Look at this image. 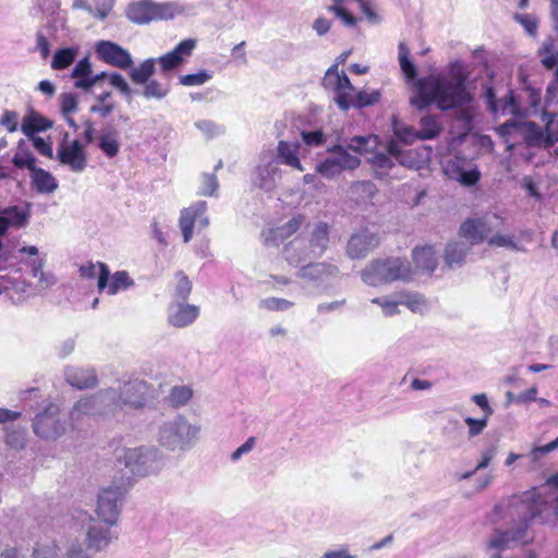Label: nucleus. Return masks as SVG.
Returning <instances> with one entry per match:
<instances>
[{
    "label": "nucleus",
    "instance_id": "obj_1",
    "mask_svg": "<svg viewBox=\"0 0 558 558\" xmlns=\"http://www.w3.org/2000/svg\"><path fill=\"white\" fill-rule=\"evenodd\" d=\"M400 69L408 82H412L413 92L409 99L410 105L424 111L436 106L440 111L454 109L464 110L473 97L466 87L469 71L460 60L450 62L446 74H432L417 78V69L410 59V49L405 43L398 46Z\"/></svg>",
    "mask_w": 558,
    "mask_h": 558
},
{
    "label": "nucleus",
    "instance_id": "obj_2",
    "mask_svg": "<svg viewBox=\"0 0 558 558\" xmlns=\"http://www.w3.org/2000/svg\"><path fill=\"white\" fill-rule=\"evenodd\" d=\"M519 517V522L509 530L496 529L485 544L487 558H502L501 551L514 546L525 545L532 542L533 536L529 532L530 522L545 521L544 512L547 504L539 498L533 499L530 495L512 505Z\"/></svg>",
    "mask_w": 558,
    "mask_h": 558
},
{
    "label": "nucleus",
    "instance_id": "obj_3",
    "mask_svg": "<svg viewBox=\"0 0 558 558\" xmlns=\"http://www.w3.org/2000/svg\"><path fill=\"white\" fill-rule=\"evenodd\" d=\"M330 227L326 222H317L310 236L299 235L283 248L284 259L292 266L307 264L323 256L329 245Z\"/></svg>",
    "mask_w": 558,
    "mask_h": 558
},
{
    "label": "nucleus",
    "instance_id": "obj_4",
    "mask_svg": "<svg viewBox=\"0 0 558 558\" xmlns=\"http://www.w3.org/2000/svg\"><path fill=\"white\" fill-rule=\"evenodd\" d=\"M201 430V425L177 414L158 426L156 439L166 450L184 453L198 442Z\"/></svg>",
    "mask_w": 558,
    "mask_h": 558
},
{
    "label": "nucleus",
    "instance_id": "obj_5",
    "mask_svg": "<svg viewBox=\"0 0 558 558\" xmlns=\"http://www.w3.org/2000/svg\"><path fill=\"white\" fill-rule=\"evenodd\" d=\"M117 460L132 475L138 477L156 475L166 465L163 452L155 446L124 448Z\"/></svg>",
    "mask_w": 558,
    "mask_h": 558
},
{
    "label": "nucleus",
    "instance_id": "obj_6",
    "mask_svg": "<svg viewBox=\"0 0 558 558\" xmlns=\"http://www.w3.org/2000/svg\"><path fill=\"white\" fill-rule=\"evenodd\" d=\"M413 271L410 263L400 257H388L371 262L361 274L364 283L378 287L392 281H410Z\"/></svg>",
    "mask_w": 558,
    "mask_h": 558
},
{
    "label": "nucleus",
    "instance_id": "obj_7",
    "mask_svg": "<svg viewBox=\"0 0 558 558\" xmlns=\"http://www.w3.org/2000/svg\"><path fill=\"white\" fill-rule=\"evenodd\" d=\"M524 117H512L497 128V133L504 137L508 149H514L520 140L526 147L546 148L544 130L533 121L523 120Z\"/></svg>",
    "mask_w": 558,
    "mask_h": 558
},
{
    "label": "nucleus",
    "instance_id": "obj_8",
    "mask_svg": "<svg viewBox=\"0 0 558 558\" xmlns=\"http://www.w3.org/2000/svg\"><path fill=\"white\" fill-rule=\"evenodd\" d=\"M109 393L111 392L106 388L78 399L69 412L72 427L80 428L86 418L114 415L116 403Z\"/></svg>",
    "mask_w": 558,
    "mask_h": 558
},
{
    "label": "nucleus",
    "instance_id": "obj_9",
    "mask_svg": "<svg viewBox=\"0 0 558 558\" xmlns=\"http://www.w3.org/2000/svg\"><path fill=\"white\" fill-rule=\"evenodd\" d=\"M110 391V399L116 403V412L123 410L124 407L141 409L146 403L148 385L137 377H129L126 380H120L118 387L107 388Z\"/></svg>",
    "mask_w": 558,
    "mask_h": 558
},
{
    "label": "nucleus",
    "instance_id": "obj_10",
    "mask_svg": "<svg viewBox=\"0 0 558 558\" xmlns=\"http://www.w3.org/2000/svg\"><path fill=\"white\" fill-rule=\"evenodd\" d=\"M525 93L530 99V108L522 107L519 97H517L512 90H509L505 98L496 100L493 88H488L486 90V98L490 111L495 114L527 117L537 111V107L541 102V93L534 89H529Z\"/></svg>",
    "mask_w": 558,
    "mask_h": 558
},
{
    "label": "nucleus",
    "instance_id": "obj_11",
    "mask_svg": "<svg viewBox=\"0 0 558 558\" xmlns=\"http://www.w3.org/2000/svg\"><path fill=\"white\" fill-rule=\"evenodd\" d=\"M34 433L46 440H54L66 429L65 421L61 420L60 408L53 402H47L33 420Z\"/></svg>",
    "mask_w": 558,
    "mask_h": 558
},
{
    "label": "nucleus",
    "instance_id": "obj_12",
    "mask_svg": "<svg viewBox=\"0 0 558 558\" xmlns=\"http://www.w3.org/2000/svg\"><path fill=\"white\" fill-rule=\"evenodd\" d=\"M327 151L329 156L316 165V171L325 178H333L361 165L360 158L349 154L341 145H333Z\"/></svg>",
    "mask_w": 558,
    "mask_h": 558
},
{
    "label": "nucleus",
    "instance_id": "obj_13",
    "mask_svg": "<svg viewBox=\"0 0 558 558\" xmlns=\"http://www.w3.org/2000/svg\"><path fill=\"white\" fill-rule=\"evenodd\" d=\"M125 493L124 484H113L99 492L96 508L99 520L117 524Z\"/></svg>",
    "mask_w": 558,
    "mask_h": 558
},
{
    "label": "nucleus",
    "instance_id": "obj_14",
    "mask_svg": "<svg viewBox=\"0 0 558 558\" xmlns=\"http://www.w3.org/2000/svg\"><path fill=\"white\" fill-rule=\"evenodd\" d=\"M77 519L83 523L87 521L86 542L87 548L99 553L109 547L117 534L112 531L116 524H108L101 520L92 518L87 512H80Z\"/></svg>",
    "mask_w": 558,
    "mask_h": 558
},
{
    "label": "nucleus",
    "instance_id": "obj_15",
    "mask_svg": "<svg viewBox=\"0 0 558 558\" xmlns=\"http://www.w3.org/2000/svg\"><path fill=\"white\" fill-rule=\"evenodd\" d=\"M206 211L207 203L205 201H198L190 207L181 210L179 227L181 229L184 243H189L192 240L195 226L199 229L208 227L209 219L206 216Z\"/></svg>",
    "mask_w": 558,
    "mask_h": 558
},
{
    "label": "nucleus",
    "instance_id": "obj_16",
    "mask_svg": "<svg viewBox=\"0 0 558 558\" xmlns=\"http://www.w3.org/2000/svg\"><path fill=\"white\" fill-rule=\"evenodd\" d=\"M195 47L196 40L187 38L180 41L171 51L155 58L159 64L161 75L169 77L173 71L180 69L186 59L192 56Z\"/></svg>",
    "mask_w": 558,
    "mask_h": 558
},
{
    "label": "nucleus",
    "instance_id": "obj_17",
    "mask_svg": "<svg viewBox=\"0 0 558 558\" xmlns=\"http://www.w3.org/2000/svg\"><path fill=\"white\" fill-rule=\"evenodd\" d=\"M94 50L100 61L114 68L126 70L134 63L131 53L125 48L111 40L97 41Z\"/></svg>",
    "mask_w": 558,
    "mask_h": 558
},
{
    "label": "nucleus",
    "instance_id": "obj_18",
    "mask_svg": "<svg viewBox=\"0 0 558 558\" xmlns=\"http://www.w3.org/2000/svg\"><path fill=\"white\" fill-rule=\"evenodd\" d=\"M444 173L464 186H473L481 179L478 168L465 158L454 157L444 163Z\"/></svg>",
    "mask_w": 558,
    "mask_h": 558
},
{
    "label": "nucleus",
    "instance_id": "obj_19",
    "mask_svg": "<svg viewBox=\"0 0 558 558\" xmlns=\"http://www.w3.org/2000/svg\"><path fill=\"white\" fill-rule=\"evenodd\" d=\"M134 286V280L130 277L128 271L119 270L110 274L108 266H101V274L99 275L98 291L107 292L109 295H116L121 291H126Z\"/></svg>",
    "mask_w": 558,
    "mask_h": 558
},
{
    "label": "nucleus",
    "instance_id": "obj_20",
    "mask_svg": "<svg viewBox=\"0 0 558 558\" xmlns=\"http://www.w3.org/2000/svg\"><path fill=\"white\" fill-rule=\"evenodd\" d=\"M34 558H90L78 538L69 539L64 546L62 557L54 544L39 545L34 549Z\"/></svg>",
    "mask_w": 558,
    "mask_h": 558
},
{
    "label": "nucleus",
    "instance_id": "obj_21",
    "mask_svg": "<svg viewBox=\"0 0 558 558\" xmlns=\"http://www.w3.org/2000/svg\"><path fill=\"white\" fill-rule=\"evenodd\" d=\"M379 243L377 235L368 229L353 233L347 244V254L351 259L365 258Z\"/></svg>",
    "mask_w": 558,
    "mask_h": 558
},
{
    "label": "nucleus",
    "instance_id": "obj_22",
    "mask_svg": "<svg viewBox=\"0 0 558 558\" xmlns=\"http://www.w3.org/2000/svg\"><path fill=\"white\" fill-rule=\"evenodd\" d=\"M57 157L62 165H66L74 172H83L87 167V158L82 144L74 140L70 144H62L58 148Z\"/></svg>",
    "mask_w": 558,
    "mask_h": 558
},
{
    "label": "nucleus",
    "instance_id": "obj_23",
    "mask_svg": "<svg viewBox=\"0 0 558 558\" xmlns=\"http://www.w3.org/2000/svg\"><path fill=\"white\" fill-rule=\"evenodd\" d=\"M198 315V306L182 301H172L168 307V323L175 328H184L192 325Z\"/></svg>",
    "mask_w": 558,
    "mask_h": 558
},
{
    "label": "nucleus",
    "instance_id": "obj_24",
    "mask_svg": "<svg viewBox=\"0 0 558 558\" xmlns=\"http://www.w3.org/2000/svg\"><path fill=\"white\" fill-rule=\"evenodd\" d=\"M65 381L78 389L94 388L98 384L96 371L93 367L66 366L64 368Z\"/></svg>",
    "mask_w": 558,
    "mask_h": 558
},
{
    "label": "nucleus",
    "instance_id": "obj_25",
    "mask_svg": "<svg viewBox=\"0 0 558 558\" xmlns=\"http://www.w3.org/2000/svg\"><path fill=\"white\" fill-rule=\"evenodd\" d=\"M300 144L298 142L279 141L276 148V156L271 159L277 166L284 165L299 171L304 168L299 158Z\"/></svg>",
    "mask_w": 558,
    "mask_h": 558
},
{
    "label": "nucleus",
    "instance_id": "obj_26",
    "mask_svg": "<svg viewBox=\"0 0 558 558\" xmlns=\"http://www.w3.org/2000/svg\"><path fill=\"white\" fill-rule=\"evenodd\" d=\"M281 178V170L276 162L271 160L265 165H259L256 169L254 184L259 189L269 192L272 191Z\"/></svg>",
    "mask_w": 558,
    "mask_h": 558
},
{
    "label": "nucleus",
    "instance_id": "obj_27",
    "mask_svg": "<svg viewBox=\"0 0 558 558\" xmlns=\"http://www.w3.org/2000/svg\"><path fill=\"white\" fill-rule=\"evenodd\" d=\"M93 64L89 57H84L76 62L71 71L70 77L74 81L76 89L88 93L93 88Z\"/></svg>",
    "mask_w": 558,
    "mask_h": 558
},
{
    "label": "nucleus",
    "instance_id": "obj_28",
    "mask_svg": "<svg viewBox=\"0 0 558 558\" xmlns=\"http://www.w3.org/2000/svg\"><path fill=\"white\" fill-rule=\"evenodd\" d=\"M28 218V211L17 206H9L0 210V234H7L10 228L24 227Z\"/></svg>",
    "mask_w": 558,
    "mask_h": 558
},
{
    "label": "nucleus",
    "instance_id": "obj_29",
    "mask_svg": "<svg viewBox=\"0 0 558 558\" xmlns=\"http://www.w3.org/2000/svg\"><path fill=\"white\" fill-rule=\"evenodd\" d=\"M302 223L303 217L294 216L284 225L270 229L265 236V244L279 245L280 242L294 234L301 228Z\"/></svg>",
    "mask_w": 558,
    "mask_h": 558
},
{
    "label": "nucleus",
    "instance_id": "obj_30",
    "mask_svg": "<svg viewBox=\"0 0 558 558\" xmlns=\"http://www.w3.org/2000/svg\"><path fill=\"white\" fill-rule=\"evenodd\" d=\"M5 234H0V268H2L9 260L17 259V253L27 254L29 256H37L38 248L34 245H25L17 247V242L14 240L3 241Z\"/></svg>",
    "mask_w": 558,
    "mask_h": 558
},
{
    "label": "nucleus",
    "instance_id": "obj_31",
    "mask_svg": "<svg viewBox=\"0 0 558 558\" xmlns=\"http://www.w3.org/2000/svg\"><path fill=\"white\" fill-rule=\"evenodd\" d=\"M472 246L463 241H451L446 245L445 263L449 268H459L463 265Z\"/></svg>",
    "mask_w": 558,
    "mask_h": 558
},
{
    "label": "nucleus",
    "instance_id": "obj_32",
    "mask_svg": "<svg viewBox=\"0 0 558 558\" xmlns=\"http://www.w3.org/2000/svg\"><path fill=\"white\" fill-rule=\"evenodd\" d=\"M338 272V268L326 263H307L298 271V277L310 281L323 279L325 276H333Z\"/></svg>",
    "mask_w": 558,
    "mask_h": 558
},
{
    "label": "nucleus",
    "instance_id": "obj_33",
    "mask_svg": "<svg viewBox=\"0 0 558 558\" xmlns=\"http://www.w3.org/2000/svg\"><path fill=\"white\" fill-rule=\"evenodd\" d=\"M412 257L416 268L423 272L432 274L437 267L436 251L432 245L415 247Z\"/></svg>",
    "mask_w": 558,
    "mask_h": 558
},
{
    "label": "nucleus",
    "instance_id": "obj_34",
    "mask_svg": "<svg viewBox=\"0 0 558 558\" xmlns=\"http://www.w3.org/2000/svg\"><path fill=\"white\" fill-rule=\"evenodd\" d=\"M31 183L38 194H51L59 187L57 179L47 170L37 168L31 173Z\"/></svg>",
    "mask_w": 558,
    "mask_h": 558
},
{
    "label": "nucleus",
    "instance_id": "obj_35",
    "mask_svg": "<svg viewBox=\"0 0 558 558\" xmlns=\"http://www.w3.org/2000/svg\"><path fill=\"white\" fill-rule=\"evenodd\" d=\"M153 2L141 0L132 2L125 10L126 17L135 24H147L153 21Z\"/></svg>",
    "mask_w": 558,
    "mask_h": 558
},
{
    "label": "nucleus",
    "instance_id": "obj_36",
    "mask_svg": "<svg viewBox=\"0 0 558 558\" xmlns=\"http://www.w3.org/2000/svg\"><path fill=\"white\" fill-rule=\"evenodd\" d=\"M98 147L108 157L113 158L120 150L119 132L113 128H106L98 138Z\"/></svg>",
    "mask_w": 558,
    "mask_h": 558
},
{
    "label": "nucleus",
    "instance_id": "obj_37",
    "mask_svg": "<svg viewBox=\"0 0 558 558\" xmlns=\"http://www.w3.org/2000/svg\"><path fill=\"white\" fill-rule=\"evenodd\" d=\"M51 126L52 122L50 120L32 111L24 117L21 129L27 137H34L36 133L44 132Z\"/></svg>",
    "mask_w": 558,
    "mask_h": 558
},
{
    "label": "nucleus",
    "instance_id": "obj_38",
    "mask_svg": "<svg viewBox=\"0 0 558 558\" xmlns=\"http://www.w3.org/2000/svg\"><path fill=\"white\" fill-rule=\"evenodd\" d=\"M78 52V46L57 49L52 57L51 68L57 71L68 69L75 61Z\"/></svg>",
    "mask_w": 558,
    "mask_h": 558
},
{
    "label": "nucleus",
    "instance_id": "obj_39",
    "mask_svg": "<svg viewBox=\"0 0 558 558\" xmlns=\"http://www.w3.org/2000/svg\"><path fill=\"white\" fill-rule=\"evenodd\" d=\"M156 59L155 58H147L143 62L140 63L138 66L133 68V65L130 68V78L134 84L142 85L148 80L151 78V76L156 72Z\"/></svg>",
    "mask_w": 558,
    "mask_h": 558
},
{
    "label": "nucleus",
    "instance_id": "obj_40",
    "mask_svg": "<svg viewBox=\"0 0 558 558\" xmlns=\"http://www.w3.org/2000/svg\"><path fill=\"white\" fill-rule=\"evenodd\" d=\"M418 126V138L422 141L437 137L442 130L438 118L430 114L422 117L420 119Z\"/></svg>",
    "mask_w": 558,
    "mask_h": 558
},
{
    "label": "nucleus",
    "instance_id": "obj_41",
    "mask_svg": "<svg viewBox=\"0 0 558 558\" xmlns=\"http://www.w3.org/2000/svg\"><path fill=\"white\" fill-rule=\"evenodd\" d=\"M142 92L140 93L146 99L161 100L170 93V85L168 83H161L155 78H150L145 82Z\"/></svg>",
    "mask_w": 558,
    "mask_h": 558
},
{
    "label": "nucleus",
    "instance_id": "obj_42",
    "mask_svg": "<svg viewBox=\"0 0 558 558\" xmlns=\"http://www.w3.org/2000/svg\"><path fill=\"white\" fill-rule=\"evenodd\" d=\"M459 234L461 238L468 241V244L474 246L484 241V238L480 231V226L475 218L466 219L459 229Z\"/></svg>",
    "mask_w": 558,
    "mask_h": 558
},
{
    "label": "nucleus",
    "instance_id": "obj_43",
    "mask_svg": "<svg viewBox=\"0 0 558 558\" xmlns=\"http://www.w3.org/2000/svg\"><path fill=\"white\" fill-rule=\"evenodd\" d=\"M542 121L545 124L544 133L546 140V148L553 147L558 143V114L544 111Z\"/></svg>",
    "mask_w": 558,
    "mask_h": 558
},
{
    "label": "nucleus",
    "instance_id": "obj_44",
    "mask_svg": "<svg viewBox=\"0 0 558 558\" xmlns=\"http://www.w3.org/2000/svg\"><path fill=\"white\" fill-rule=\"evenodd\" d=\"M324 84L326 87H338L341 90H353V85L350 82L348 75L342 71L338 72L337 66H331L324 77Z\"/></svg>",
    "mask_w": 558,
    "mask_h": 558
},
{
    "label": "nucleus",
    "instance_id": "obj_45",
    "mask_svg": "<svg viewBox=\"0 0 558 558\" xmlns=\"http://www.w3.org/2000/svg\"><path fill=\"white\" fill-rule=\"evenodd\" d=\"M489 246L504 247L512 252H526V248L520 244L513 234L496 233L487 239Z\"/></svg>",
    "mask_w": 558,
    "mask_h": 558
},
{
    "label": "nucleus",
    "instance_id": "obj_46",
    "mask_svg": "<svg viewBox=\"0 0 558 558\" xmlns=\"http://www.w3.org/2000/svg\"><path fill=\"white\" fill-rule=\"evenodd\" d=\"M193 397V390L186 385L173 386L167 397L168 402L174 407L180 408L185 405Z\"/></svg>",
    "mask_w": 558,
    "mask_h": 558
},
{
    "label": "nucleus",
    "instance_id": "obj_47",
    "mask_svg": "<svg viewBox=\"0 0 558 558\" xmlns=\"http://www.w3.org/2000/svg\"><path fill=\"white\" fill-rule=\"evenodd\" d=\"M153 21L171 20L175 15L183 12L181 5L175 2L154 3L153 2Z\"/></svg>",
    "mask_w": 558,
    "mask_h": 558
},
{
    "label": "nucleus",
    "instance_id": "obj_48",
    "mask_svg": "<svg viewBox=\"0 0 558 558\" xmlns=\"http://www.w3.org/2000/svg\"><path fill=\"white\" fill-rule=\"evenodd\" d=\"M377 145L378 136L376 135L354 136L350 140L348 148L357 154H364L373 151L377 147Z\"/></svg>",
    "mask_w": 558,
    "mask_h": 558
},
{
    "label": "nucleus",
    "instance_id": "obj_49",
    "mask_svg": "<svg viewBox=\"0 0 558 558\" xmlns=\"http://www.w3.org/2000/svg\"><path fill=\"white\" fill-rule=\"evenodd\" d=\"M475 219L477 220L480 231L484 240L488 239V234H490L495 229H498L504 225V218L498 214H486Z\"/></svg>",
    "mask_w": 558,
    "mask_h": 558
},
{
    "label": "nucleus",
    "instance_id": "obj_50",
    "mask_svg": "<svg viewBox=\"0 0 558 558\" xmlns=\"http://www.w3.org/2000/svg\"><path fill=\"white\" fill-rule=\"evenodd\" d=\"M45 260L43 258H33L29 262L32 274L34 278H38V281L43 288H49L56 283V278L51 274L43 271Z\"/></svg>",
    "mask_w": 558,
    "mask_h": 558
},
{
    "label": "nucleus",
    "instance_id": "obj_51",
    "mask_svg": "<svg viewBox=\"0 0 558 558\" xmlns=\"http://www.w3.org/2000/svg\"><path fill=\"white\" fill-rule=\"evenodd\" d=\"M400 304L405 305L413 313H424L428 310L426 299L420 293H408L401 296Z\"/></svg>",
    "mask_w": 558,
    "mask_h": 558
},
{
    "label": "nucleus",
    "instance_id": "obj_52",
    "mask_svg": "<svg viewBox=\"0 0 558 558\" xmlns=\"http://www.w3.org/2000/svg\"><path fill=\"white\" fill-rule=\"evenodd\" d=\"M177 284L173 292V301L185 302L191 294L192 283L183 271L175 274Z\"/></svg>",
    "mask_w": 558,
    "mask_h": 558
},
{
    "label": "nucleus",
    "instance_id": "obj_53",
    "mask_svg": "<svg viewBox=\"0 0 558 558\" xmlns=\"http://www.w3.org/2000/svg\"><path fill=\"white\" fill-rule=\"evenodd\" d=\"M376 192L377 189L371 181H360L352 186V193L357 195L356 201L360 203L369 202Z\"/></svg>",
    "mask_w": 558,
    "mask_h": 558
},
{
    "label": "nucleus",
    "instance_id": "obj_54",
    "mask_svg": "<svg viewBox=\"0 0 558 558\" xmlns=\"http://www.w3.org/2000/svg\"><path fill=\"white\" fill-rule=\"evenodd\" d=\"M259 307L271 312H286L293 307L294 303L281 298H265L259 301Z\"/></svg>",
    "mask_w": 558,
    "mask_h": 558
},
{
    "label": "nucleus",
    "instance_id": "obj_55",
    "mask_svg": "<svg viewBox=\"0 0 558 558\" xmlns=\"http://www.w3.org/2000/svg\"><path fill=\"white\" fill-rule=\"evenodd\" d=\"M380 96L381 94L379 90H360L356 93L353 99V107L362 109L368 106H373L379 101Z\"/></svg>",
    "mask_w": 558,
    "mask_h": 558
},
{
    "label": "nucleus",
    "instance_id": "obj_56",
    "mask_svg": "<svg viewBox=\"0 0 558 558\" xmlns=\"http://www.w3.org/2000/svg\"><path fill=\"white\" fill-rule=\"evenodd\" d=\"M393 133L400 142L407 145H411L416 140H420L418 131L413 126L398 124L397 122L393 123Z\"/></svg>",
    "mask_w": 558,
    "mask_h": 558
},
{
    "label": "nucleus",
    "instance_id": "obj_57",
    "mask_svg": "<svg viewBox=\"0 0 558 558\" xmlns=\"http://www.w3.org/2000/svg\"><path fill=\"white\" fill-rule=\"evenodd\" d=\"M35 156L26 150H20L15 153L12 158V163L19 169H27L33 173L38 167H36Z\"/></svg>",
    "mask_w": 558,
    "mask_h": 558
},
{
    "label": "nucleus",
    "instance_id": "obj_58",
    "mask_svg": "<svg viewBox=\"0 0 558 558\" xmlns=\"http://www.w3.org/2000/svg\"><path fill=\"white\" fill-rule=\"evenodd\" d=\"M111 97V92H105L96 97L97 104L90 107V111L100 114L102 118H107L114 110V105L108 102Z\"/></svg>",
    "mask_w": 558,
    "mask_h": 558
},
{
    "label": "nucleus",
    "instance_id": "obj_59",
    "mask_svg": "<svg viewBox=\"0 0 558 558\" xmlns=\"http://www.w3.org/2000/svg\"><path fill=\"white\" fill-rule=\"evenodd\" d=\"M442 434L449 441L459 445L463 437V426L459 420L450 418L447 426L444 427Z\"/></svg>",
    "mask_w": 558,
    "mask_h": 558
},
{
    "label": "nucleus",
    "instance_id": "obj_60",
    "mask_svg": "<svg viewBox=\"0 0 558 558\" xmlns=\"http://www.w3.org/2000/svg\"><path fill=\"white\" fill-rule=\"evenodd\" d=\"M213 77L207 70H201L194 74L181 75L179 82L183 86H199L208 82Z\"/></svg>",
    "mask_w": 558,
    "mask_h": 558
},
{
    "label": "nucleus",
    "instance_id": "obj_61",
    "mask_svg": "<svg viewBox=\"0 0 558 558\" xmlns=\"http://www.w3.org/2000/svg\"><path fill=\"white\" fill-rule=\"evenodd\" d=\"M219 187L218 179L215 174L204 173L201 178L198 194L203 196H214Z\"/></svg>",
    "mask_w": 558,
    "mask_h": 558
},
{
    "label": "nucleus",
    "instance_id": "obj_62",
    "mask_svg": "<svg viewBox=\"0 0 558 558\" xmlns=\"http://www.w3.org/2000/svg\"><path fill=\"white\" fill-rule=\"evenodd\" d=\"M328 10L332 12L343 25L353 27L356 24V17L347 10L344 4L333 2Z\"/></svg>",
    "mask_w": 558,
    "mask_h": 558
},
{
    "label": "nucleus",
    "instance_id": "obj_63",
    "mask_svg": "<svg viewBox=\"0 0 558 558\" xmlns=\"http://www.w3.org/2000/svg\"><path fill=\"white\" fill-rule=\"evenodd\" d=\"M109 82L110 84L116 87L124 97L131 98L133 94L135 93L122 74L118 72H113L109 75Z\"/></svg>",
    "mask_w": 558,
    "mask_h": 558
},
{
    "label": "nucleus",
    "instance_id": "obj_64",
    "mask_svg": "<svg viewBox=\"0 0 558 558\" xmlns=\"http://www.w3.org/2000/svg\"><path fill=\"white\" fill-rule=\"evenodd\" d=\"M78 99L73 93H63L60 96L61 112L63 116H70L77 110Z\"/></svg>",
    "mask_w": 558,
    "mask_h": 558
}]
</instances>
